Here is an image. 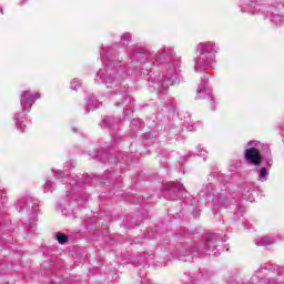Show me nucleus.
I'll return each mask as SVG.
<instances>
[{"mask_svg": "<svg viewBox=\"0 0 284 284\" xmlns=\"http://www.w3.org/2000/svg\"><path fill=\"white\" fill-rule=\"evenodd\" d=\"M263 144L258 141H251L247 143V149L244 151L245 160L252 165H261L263 163V156L261 155V149Z\"/></svg>", "mask_w": 284, "mask_h": 284, "instance_id": "1", "label": "nucleus"}, {"mask_svg": "<svg viewBox=\"0 0 284 284\" xmlns=\"http://www.w3.org/2000/svg\"><path fill=\"white\" fill-rule=\"evenodd\" d=\"M197 50H200L201 52L200 60L197 63H212V52L214 51V43H200Z\"/></svg>", "mask_w": 284, "mask_h": 284, "instance_id": "2", "label": "nucleus"}, {"mask_svg": "<svg viewBox=\"0 0 284 284\" xmlns=\"http://www.w3.org/2000/svg\"><path fill=\"white\" fill-rule=\"evenodd\" d=\"M41 94L36 93V94H30V91H24L22 97H21V105L22 110L24 112H30V108H32V103L37 101V99H40Z\"/></svg>", "mask_w": 284, "mask_h": 284, "instance_id": "3", "label": "nucleus"}, {"mask_svg": "<svg viewBox=\"0 0 284 284\" xmlns=\"http://www.w3.org/2000/svg\"><path fill=\"white\" fill-rule=\"evenodd\" d=\"M197 94L200 99H205L204 94H207L210 97V94H212V90L205 88V85H202L197 89Z\"/></svg>", "mask_w": 284, "mask_h": 284, "instance_id": "4", "label": "nucleus"}, {"mask_svg": "<svg viewBox=\"0 0 284 284\" xmlns=\"http://www.w3.org/2000/svg\"><path fill=\"white\" fill-rule=\"evenodd\" d=\"M267 176H270V171L266 168L260 169L258 181L265 182Z\"/></svg>", "mask_w": 284, "mask_h": 284, "instance_id": "5", "label": "nucleus"}, {"mask_svg": "<svg viewBox=\"0 0 284 284\" xmlns=\"http://www.w3.org/2000/svg\"><path fill=\"white\" fill-rule=\"evenodd\" d=\"M57 241L60 243V245H65L68 243V235L62 233H57Z\"/></svg>", "mask_w": 284, "mask_h": 284, "instance_id": "6", "label": "nucleus"}, {"mask_svg": "<svg viewBox=\"0 0 284 284\" xmlns=\"http://www.w3.org/2000/svg\"><path fill=\"white\" fill-rule=\"evenodd\" d=\"M272 242L270 241V239L267 237H262L261 241L257 243V245H263V246H267L270 245Z\"/></svg>", "mask_w": 284, "mask_h": 284, "instance_id": "7", "label": "nucleus"}, {"mask_svg": "<svg viewBox=\"0 0 284 284\" xmlns=\"http://www.w3.org/2000/svg\"><path fill=\"white\" fill-rule=\"evenodd\" d=\"M172 187H171V191L172 192H175V190H178L179 192H181V190H183V184L179 183V184H174L172 183Z\"/></svg>", "mask_w": 284, "mask_h": 284, "instance_id": "8", "label": "nucleus"}, {"mask_svg": "<svg viewBox=\"0 0 284 284\" xmlns=\"http://www.w3.org/2000/svg\"><path fill=\"white\" fill-rule=\"evenodd\" d=\"M79 85H80L79 80L74 79L71 82V90H77V88H79Z\"/></svg>", "mask_w": 284, "mask_h": 284, "instance_id": "9", "label": "nucleus"}, {"mask_svg": "<svg viewBox=\"0 0 284 284\" xmlns=\"http://www.w3.org/2000/svg\"><path fill=\"white\" fill-rule=\"evenodd\" d=\"M215 243H216V242H214V241H212V240H209V241L206 242L205 247H206L207 250H212V247H214Z\"/></svg>", "mask_w": 284, "mask_h": 284, "instance_id": "10", "label": "nucleus"}, {"mask_svg": "<svg viewBox=\"0 0 284 284\" xmlns=\"http://www.w3.org/2000/svg\"><path fill=\"white\" fill-rule=\"evenodd\" d=\"M131 37H132V36H130V33H124V34L122 36V40H123V41H129V39H131Z\"/></svg>", "mask_w": 284, "mask_h": 284, "instance_id": "11", "label": "nucleus"}, {"mask_svg": "<svg viewBox=\"0 0 284 284\" xmlns=\"http://www.w3.org/2000/svg\"><path fill=\"white\" fill-rule=\"evenodd\" d=\"M168 81H169V83H170L171 85H174V83H176V78H174L173 80H172V79H169Z\"/></svg>", "mask_w": 284, "mask_h": 284, "instance_id": "12", "label": "nucleus"}, {"mask_svg": "<svg viewBox=\"0 0 284 284\" xmlns=\"http://www.w3.org/2000/svg\"><path fill=\"white\" fill-rule=\"evenodd\" d=\"M50 185H52V182L51 181H47L45 182V187H50Z\"/></svg>", "mask_w": 284, "mask_h": 284, "instance_id": "13", "label": "nucleus"}, {"mask_svg": "<svg viewBox=\"0 0 284 284\" xmlns=\"http://www.w3.org/2000/svg\"><path fill=\"white\" fill-rule=\"evenodd\" d=\"M95 106H90V104H88V110H94Z\"/></svg>", "mask_w": 284, "mask_h": 284, "instance_id": "14", "label": "nucleus"}, {"mask_svg": "<svg viewBox=\"0 0 284 284\" xmlns=\"http://www.w3.org/2000/svg\"><path fill=\"white\" fill-rule=\"evenodd\" d=\"M17 126L20 128L21 131H23V128H21V125L19 124V122L17 123Z\"/></svg>", "mask_w": 284, "mask_h": 284, "instance_id": "15", "label": "nucleus"}]
</instances>
